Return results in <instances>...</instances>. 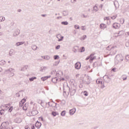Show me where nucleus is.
<instances>
[{
    "label": "nucleus",
    "mask_w": 129,
    "mask_h": 129,
    "mask_svg": "<svg viewBox=\"0 0 129 129\" xmlns=\"http://www.w3.org/2000/svg\"><path fill=\"white\" fill-rule=\"evenodd\" d=\"M106 49L108 51H110V52L109 54L107 56L105 55L104 57H107V56H109V55L113 56L114 55H115V54H116V52H117L116 46H113L112 45H109L106 48Z\"/></svg>",
    "instance_id": "f257e3e1"
},
{
    "label": "nucleus",
    "mask_w": 129,
    "mask_h": 129,
    "mask_svg": "<svg viewBox=\"0 0 129 129\" xmlns=\"http://www.w3.org/2000/svg\"><path fill=\"white\" fill-rule=\"evenodd\" d=\"M123 61V56L121 54H117L115 59V63L118 64L119 62Z\"/></svg>",
    "instance_id": "f03ea898"
},
{
    "label": "nucleus",
    "mask_w": 129,
    "mask_h": 129,
    "mask_svg": "<svg viewBox=\"0 0 129 129\" xmlns=\"http://www.w3.org/2000/svg\"><path fill=\"white\" fill-rule=\"evenodd\" d=\"M77 86V84L76 83V87H73L71 88V89H69V90L70 91L71 95L73 96L74 94H75V93L76 92V89H77V88L76 87Z\"/></svg>",
    "instance_id": "7ed1b4c3"
},
{
    "label": "nucleus",
    "mask_w": 129,
    "mask_h": 129,
    "mask_svg": "<svg viewBox=\"0 0 129 129\" xmlns=\"http://www.w3.org/2000/svg\"><path fill=\"white\" fill-rule=\"evenodd\" d=\"M39 113V112L37 110V107L33 106L31 111V114L33 116L37 115Z\"/></svg>",
    "instance_id": "20e7f679"
},
{
    "label": "nucleus",
    "mask_w": 129,
    "mask_h": 129,
    "mask_svg": "<svg viewBox=\"0 0 129 129\" xmlns=\"http://www.w3.org/2000/svg\"><path fill=\"white\" fill-rule=\"evenodd\" d=\"M103 79L104 80V81L106 83H109L110 81H111V78H110L107 75H105L103 77Z\"/></svg>",
    "instance_id": "39448f33"
},
{
    "label": "nucleus",
    "mask_w": 129,
    "mask_h": 129,
    "mask_svg": "<svg viewBox=\"0 0 129 129\" xmlns=\"http://www.w3.org/2000/svg\"><path fill=\"white\" fill-rule=\"evenodd\" d=\"M84 81L86 84H89L90 83V77H86L84 78Z\"/></svg>",
    "instance_id": "423d86ee"
},
{
    "label": "nucleus",
    "mask_w": 129,
    "mask_h": 129,
    "mask_svg": "<svg viewBox=\"0 0 129 129\" xmlns=\"http://www.w3.org/2000/svg\"><path fill=\"white\" fill-rule=\"evenodd\" d=\"M75 68H76L77 70H79L80 68H81V63L80 62H77L75 64Z\"/></svg>",
    "instance_id": "0eeeda50"
},
{
    "label": "nucleus",
    "mask_w": 129,
    "mask_h": 129,
    "mask_svg": "<svg viewBox=\"0 0 129 129\" xmlns=\"http://www.w3.org/2000/svg\"><path fill=\"white\" fill-rule=\"evenodd\" d=\"M96 59V56H94V53H92L90 54V58L89 59V61L90 63H92V61L93 60H95Z\"/></svg>",
    "instance_id": "6e6552de"
},
{
    "label": "nucleus",
    "mask_w": 129,
    "mask_h": 129,
    "mask_svg": "<svg viewBox=\"0 0 129 129\" xmlns=\"http://www.w3.org/2000/svg\"><path fill=\"white\" fill-rule=\"evenodd\" d=\"M56 37L57 39H58V42H61V41H63V39H64V36H62L60 34H57Z\"/></svg>",
    "instance_id": "1a4fd4ad"
},
{
    "label": "nucleus",
    "mask_w": 129,
    "mask_h": 129,
    "mask_svg": "<svg viewBox=\"0 0 129 129\" xmlns=\"http://www.w3.org/2000/svg\"><path fill=\"white\" fill-rule=\"evenodd\" d=\"M48 104L49 106H51V107H56L57 106V103L54 102H49L48 103Z\"/></svg>",
    "instance_id": "9d476101"
},
{
    "label": "nucleus",
    "mask_w": 129,
    "mask_h": 129,
    "mask_svg": "<svg viewBox=\"0 0 129 129\" xmlns=\"http://www.w3.org/2000/svg\"><path fill=\"white\" fill-rule=\"evenodd\" d=\"M20 33H21V31H20V30L18 29L16 30L13 33V37H17V36L20 35Z\"/></svg>",
    "instance_id": "9b49d317"
},
{
    "label": "nucleus",
    "mask_w": 129,
    "mask_h": 129,
    "mask_svg": "<svg viewBox=\"0 0 129 129\" xmlns=\"http://www.w3.org/2000/svg\"><path fill=\"white\" fill-rule=\"evenodd\" d=\"M114 5L116 10H117V9H118V8H119V4L118 3V2H117V1H116V0H115L114 2Z\"/></svg>",
    "instance_id": "f8f14e48"
},
{
    "label": "nucleus",
    "mask_w": 129,
    "mask_h": 129,
    "mask_svg": "<svg viewBox=\"0 0 129 129\" xmlns=\"http://www.w3.org/2000/svg\"><path fill=\"white\" fill-rule=\"evenodd\" d=\"M13 70H15L14 69L10 68L9 70H7L5 71L4 74H9L10 72H13Z\"/></svg>",
    "instance_id": "ddd939ff"
},
{
    "label": "nucleus",
    "mask_w": 129,
    "mask_h": 129,
    "mask_svg": "<svg viewBox=\"0 0 129 129\" xmlns=\"http://www.w3.org/2000/svg\"><path fill=\"white\" fill-rule=\"evenodd\" d=\"M63 75V73L61 71H59L56 73V76L58 77L60 79L61 78V76Z\"/></svg>",
    "instance_id": "4468645a"
},
{
    "label": "nucleus",
    "mask_w": 129,
    "mask_h": 129,
    "mask_svg": "<svg viewBox=\"0 0 129 129\" xmlns=\"http://www.w3.org/2000/svg\"><path fill=\"white\" fill-rule=\"evenodd\" d=\"M76 112V108H73L72 109L70 110V114L71 115H73Z\"/></svg>",
    "instance_id": "2eb2a0df"
},
{
    "label": "nucleus",
    "mask_w": 129,
    "mask_h": 129,
    "mask_svg": "<svg viewBox=\"0 0 129 129\" xmlns=\"http://www.w3.org/2000/svg\"><path fill=\"white\" fill-rule=\"evenodd\" d=\"M42 125V123L39 121H37L35 123V127L37 128H40L41 127V126Z\"/></svg>",
    "instance_id": "dca6fc26"
},
{
    "label": "nucleus",
    "mask_w": 129,
    "mask_h": 129,
    "mask_svg": "<svg viewBox=\"0 0 129 129\" xmlns=\"http://www.w3.org/2000/svg\"><path fill=\"white\" fill-rule=\"evenodd\" d=\"M98 7H97V5H95L93 8L92 11L94 12V13H96V12H98Z\"/></svg>",
    "instance_id": "f3484780"
},
{
    "label": "nucleus",
    "mask_w": 129,
    "mask_h": 129,
    "mask_svg": "<svg viewBox=\"0 0 129 129\" xmlns=\"http://www.w3.org/2000/svg\"><path fill=\"white\" fill-rule=\"evenodd\" d=\"M50 77H51V76H47L45 77H42L41 79L42 81H45V80H47L48 78H50Z\"/></svg>",
    "instance_id": "a211bd4d"
},
{
    "label": "nucleus",
    "mask_w": 129,
    "mask_h": 129,
    "mask_svg": "<svg viewBox=\"0 0 129 129\" xmlns=\"http://www.w3.org/2000/svg\"><path fill=\"white\" fill-rule=\"evenodd\" d=\"M15 122H17V123H20V122H22V119L20 118H16L14 120Z\"/></svg>",
    "instance_id": "6ab92c4d"
},
{
    "label": "nucleus",
    "mask_w": 129,
    "mask_h": 129,
    "mask_svg": "<svg viewBox=\"0 0 129 129\" xmlns=\"http://www.w3.org/2000/svg\"><path fill=\"white\" fill-rule=\"evenodd\" d=\"M106 28V25L104 24H101L100 25V29H102V30H104Z\"/></svg>",
    "instance_id": "aec40b11"
},
{
    "label": "nucleus",
    "mask_w": 129,
    "mask_h": 129,
    "mask_svg": "<svg viewBox=\"0 0 129 129\" xmlns=\"http://www.w3.org/2000/svg\"><path fill=\"white\" fill-rule=\"evenodd\" d=\"M25 102H26V99H22V100L20 102L19 106H20V107H22L23 106V105H21V104H24V103H25Z\"/></svg>",
    "instance_id": "412c9836"
},
{
    "label": "nucleus",
    "mask_w": 129,
    "mask_h": 129,
    "mask_svg": "<svg viewBox=\"0 0 129 129\" xmlns=\"http://www.w3.org/2000/svg\"><path fill=\"white\" fill-rule=\"evenodd\" d=\"M14 55H15V51H14V50L13 49L10 50V51H9V55L14 56Z\"/></svg>",
    "instance_id": "4be33fe9"
},
{
    "label": "nucleus",
    "mask_w": 129,
    "mask_h": 129,
    "mask_svg": "<svg viewBox=\"0 0 129 129\" xmlns=\"http://www.w3.org/2000/svg\"><path fill=\"white\" fill-rule=\"evenodd\" d=\"M124 34V31H120L119 32L117 33V37H118V36H122Z\"/></svg>",
    "instance_id": "5701e85b"
},
{
    "label": "nucleus",
    "mask_w": 129,
    "mask_h": 129,
    "mask_svg": "<svg viewBox=\"0 0 129 129\" xmlns=\"http://www.w3.org/2000/svg\"><path fill=\"white\" fill-rule=\"evenodd\" d=\"M47 69H48V68H47V67H41L40 71L43 72V71H45V70H47Z\"/></svg>",
    "instance_id": "b1692460"
},
{
    "label": "nucleus",
    "mask_w": 129,
    "mask_h": 129,
    "mask_svg": "<svg viewBox=\"0 0 129 129\" xmlns=\"http://www.w3.org/2000/svg\"><path fill=\"white\" fill-rule=\"evenodd\" d=\"M113 28H114V29H117L118 28H119L118 24L116 23H114L113 24Z\"/></svg>",
    "instance_id": "393cba45"
},
{
    "label": "nucleus",
    "mask_w": 129,
    "mask_h": 129,
    "mask_svg": "<svg viewBox=\"0 0 129 129\" xmlns=\"http://www.w3.org/2000/svg\"><path fill=\"white\" fill-rule=\"evenodd\" d=\"M27 68H28V66H23L22 68L21 71H25V70H27Z\"/></svg>",
    "instance_id": "a878e982"
},
{
    "label": "nucleus",
    "mask_w": 129,
    "mask_h": 129,
    "mask_svg": "<svg viewBox=\"0 0 129 129\" xmlns=\"http://www.w3.org/2000/svg\"><path fill=\"white\" fill-rule=\"evenodd\" d=\"M23 110H27L28 109V104H25L23 107Z\"/></svg>",
    "instance_id": "bb28decb"
},
{
    "label": "nucleus",
    "mask_w": 129,
    "mask_h": 129,
    "mask_svg": "<svg viewBox=\"0 0 129 129\" xmlns=\"http://www.w3.org/2000/svg\"><path fill=\"white\" fill-rule=\"evenodd\" d=\"M23 44H25V42H18L16 43V45L21 46V45H23Z\"/></svg>",
    "instance_id": "cd10ccee"
},
{
    "label": "nucleus",
    "mask_w": 129,
    "mask_h": 129,
    "mask_svg": "<svg viewBox=\"0 0 129 129\" xmlns=\"http://www.w3.org/2000/svg\"><path fill=\"white\" fill-rule=\"evenodd\" d=\"M61 25H64V26H67V25H68L69 24V23H68V22H67V21H63V22H61Z\"/></svg>",
    "instance_id": "c85d7f7f"
},
{
    "label": "nucleus",
    "mask_w": 129,
    "mask_h": 129,
    "mask_svg": "<svg viewBox=\"0 0 129 129\" xmlns=\"http://www.w3.org/2000/svg\"><path fill=\"white\" fill-rule=\"evenodd\" d=\"M35 79H37V77H33L32 78H29V81L32 82V81H34Z\"/></svg>",
    "instance_id": "c756f323"
},
{
    "label": "nucleus",
    "mask_w": 129,
    "mask_h": 129,
    "mask_svg": "<svg viewBox=\"0 0 129 129\" xmlns=\"http://www.w3.org/2000/svg\"><path fill=\"white\" fill-rule=\"evenodd\" d=\"M62 15H63V16H64V17H66L67 16H68V12H67V11H63L62 12Z\"/></svg>",
    "instance_id": "7c9ffc66"
},
{
    "label": "nucleus",
    "mask_w": 129,
    "mask_h": 129,
    "mask_svg": "<svg viewBox=\"0 0 129 129\" xmlns=\"http://www.w3.org/2000/svg\"><path fill=\"white\" fill-rule=\"evenodd\" d=\"M13 72H10V77H13V76H14L15 75V74H14V73L15 72V70H13Z\"/></svg>",
    "instance_id": "2f4dec72"
},
{
    "label": "nucleus",
    "mask_w": 129,
    "mask_h": 129,
    "mask_svg": "<svg viewBox=\"0 0 129 129\" xmlns=\"http://www.w3.org/2000/svg\"><path fill=\"white\" fill-rule=\"evenodd\" d=\"M58 79H57V78H54L52 79V82H53V83H56Z\"/></svg>",
    "instance_id": "473e14b6"
},
{
    "label": "nucleus",
    "mask_w": 129,
    "mask_h": 129,
    "mask_svg": "<svg viewBox=\"0 0 129 129\" xmlns=\"http://www.w3.org/2000/svg\"><path fill=\"white\" fill-rule=\"evenodd\" d=\"M53 58L54 60H58V59H60V56L58 55H56L53 56Z\"/></svg>",
    "instance_id": "72a5a7b5"
},
{
    "label": "nucleus",
    "mask_w": 129,
    "mask_h": 129,
    "mask_svg": "<svg viewBox=\"0 0 129 129\" xmlns=\"http://www.w3.org/2000/svg\"><path fill=\"white\" fill-rule=\"evenodd\" d=\"M66 103V101L64 100H62L60 102V104L61 105H62V106L65 105Z\"/></svg>",
    "instance_id": "f704fd0d"
},
{
    "label": "nucleus",
    "mask_w": 129,
    "mask_h": 129,
    "mask_svg": "<svg viewBox=\"0 0 129 129\" xmlns=\"http://www.w3.org/2000/svg\"><path fill=\"white\" fill-rule=\"evenodd\" d=\"M9 105L10 106V105H11V104L5 105L4 107L6 108V109L7 110V109H9V108H10V107H9Z\"/></svg>",
    "instance_id": "c9c22d12"
},
{
    "label": "nucleus",
    "mask_w": 129,
    "mask_h": 129,
    "mask_svg": "<svg viewBox=\"0 0 129 129\" xmlns=\"http://www.w3.org/2000/svg\"><path fill=\"white\" fill-rule=\"evenodd\" d=\"M61 116H65V114H66V111L63 110L61 112Z\"/></svg>",
    "instance_id": "e433bc0d"
},
{
    "label": "nucleus",
    "mask_w": 129,
    "mask_h": 129,
    "mask_svg": "<svg viewBox=\"0 0 129 129\" xmlns=\"http://www.w3.org/2000/svg\"><path fill=\"white\" fill-rule=\"evenodd\" d=\"M100 84L101 85V88H104V87H105V86H104V83L102 81H101Z\"/></svg>",
    "instance_id": "4c0bfd02"
},
{
    "label": "nucleus",
    "mask_w": 129,
    "mask_h": 129,
    "mask_svg": "<svg viewBox=\"0 0 129 129\" xmlns=\"http://www.w3.org/2000/svg\"><path fill=\"white\" fill-rule=\"evenodd\" d=\"M6 20V18L4 17L1 16L0 17V22H4Z\"/></svg>",
    "instance_id": "58836bf2"
},
{
    "label": "nucleus",
    "mask_w": 129,
    "mask_h": 129,
    "mask_svg": "<svg viewBox=\"0 0 129 129\" xmlns=\"http://www.w3.org/2000/svg\"><path fill=\"white\" fill-rule=\"evenodd\" d=\"M44 59L45 60H50L51 59V57H50L48 55H46L45 57H44Z\"/></svg>",
    "instance_id": "ea45409f"
},
{
    "label": "nucleus",
    "mask_w": 129,
    "mask_h": 129,
    "mask_svg": "<svg viewBox=\"0 0 129 129\" xmlns=\"http://www.w3.org/2000/svg\"><path fill=\"white\" fill-rule=\"evenodd\" d=\"M5 64H6V61H5L4 60H2L1 61H0V65H5Z\"/></svg>",
    "instance_id": "a19ab883"
},
{
    "label": "nucleus",
    "mask_w": 129,
    "mask_h": 129,
    "mask_svg": "<svg viewBox=\"0 0 129 129\" xmlns=\"http://www.w3.org/2000/svg\"><path fill=\"white\" fill-rule=\"evenodd\" d=\"M85 39H86V35H84L81 37L80 40H82V41H84Z\"/></svg>",
    "instance_id": "79ce46f5"
},
{
    "label": "nucleus",
    "mask_w": 129,
    "mask_h": 129,
    "mask_svg": "<svg viewBox=\"0 0 129 129\" xmlns=\"http://www.w3.org/2000/svg\"><path fill=\"white\" fill-rule=\"evenodd\" d=\"M121 77H125V78H123L122 79L123 80H126L127 79V76L126 75H123Z\"/></svg>",
    "instance_id": "37998d69"
},
{
    "label": "nucleus",
    "mask_w": 129,
    "mask_h": 129,
    "mask_svg": "<svg viewBox=\"0 0 129 129\" xmlns=\"http://www.w3.org/2000/svg\"><path fill=\"white\" fill-rule=\"evenodd\" d=\"M101 81H102V80L98 79L96 80V82L97 84H100V83L101 82Z\"/></svg>",
    "instance_id": "c03bdc74"
},
{
    "label": "nucleus",
    "mask_w": 129,
    "mask_h": 129,
    "mask_svg": "<svg viewBox=\"0 0 129 129\" xmlns=\"http://www.w3.org/2000/svg\"><path fill=\"white\" fill-rule=\"evenodd\" d=\"M37 48H38V47H37V46L36 45H33L32 46V50H34V51L36 50V49H37Z\"/></svg>",
    "instance_id": "a18cd8bd"
},
{
    "label": "nucleus",
    "mask_w": 129,
    "mask_h": 129,
    "mask_svg": "<svg viewBox=\"0 0 129 129\" xmlns=\"http://www.w3.org/2000/svg\"><path fill=\"white\" fill-rule=\"evenodd\" d=\"M5 113V110L4 109H2L0 110V114L1 115H3Z\"/></svg>",
    "instance_id": "49530a36"
},
{
    "label": "nucleus",
    "mask_w": 129,
    "mask_h": 129,
    "mask_svg": "<svg viewBox=\"0 0 129 129\" xmlns=\"http://www.w3.org/2000/svg\"><path fill=\"white\" fill-rule=\"evenodd\" d=\"M60 62V61H55L54 63H53V66L55 67V66H57L59 63Z\"/></svg>",
    "instance_id": "de8ad7c7"
},
{
    "label": "nucleus",
    "mask_w": 129,
    "mask_h": 129,
    "mask_svg": "<svg viewBox=\"0 0 129 129\" xmlns=\"http://www.w3.org/2000/svg\"><path fill=\"white\" fill-rule=\"evenodd\" d=\"M52 114L53 115V116H56L57 114H58V113L56 112H52Z\"/></svg>",
    "instance_id": "09e8293b"
},
{
    "label": "nucleus",
    "mask_w": 129,
    "mask_h": 129,
    "mask_svg": "<svg viewBox=\"0 0 129 129\" xmlns=\"http://www.w3.org/2000/svg\"><path fill=\"white\" fill-rule=\"evenodd\" d=\"M116 18H117V15H115L113 17H111V19H112V20H115Z\"/></svg>",
    "instance_id": "8fccbe9b"
},
{
    "label": "nucleus",
    "mask_w": 129,
    "mask_h": 129,
    "mask_svg": "<svg viewBox=\"0 0 129 129\" xmlns=\"http://www.w3.org/2000/svg\"><path fill=\"white\" fill-rule=\"evenodd\" d=\"M75 28H76L77 30H79L80 27L79 25H75L74 26Z\"/></svg>",
    "instance_id": "3c124183"
},
{
    "label": "nucleus",
    "mask_w": 129,
    "mask_h": 129,
    "mask_svg": "<svg viewBox=\"0 0 129 129\" xmlns=\"http://www.w3.org/2000/svg\"><path fill=\"white\" fill-rule=\"evenodd\" d=\"M39 103H40L41 106L44 107V102H43V101H40V103L39 102Z\"/></svg>",
    "instance_id": "603ef678"
},
{
    "label": "nucleus",
    "mask_w": 129,
    "mask_h": 129,
    "mask_svg": "<svg viewBox=\"0 0 129 129\" xmlns=\"http://www.w3.org/2000/svg\"><path fill=\"white\" fill-rule=\"evenodd\" d=\"M84 95H85V96H88V93H87V92H86V91H84Z\"/></svg>",
    "instance_id": "864d4df0"
},
{
    "label": "nucleus",
    "mask_w": 129,
    "mask_h": 129,
    "mask_svg": "<svg viewBox=\"0 0 129 129\" xmlns=\"http://www.w3.org/2000/svg\"><path fill=\"white\" fill-rule=\"evenodd\" d=\"M9 112H12V111H13V106H11L10 108H9Z\"/></svg>",
    "instance_id": "5fc2aeb1"
},
{
    "label": "nucleus",
    "mask_w": 129,
    "mask_h": 129,
    "mask_svg": "<svg viewBox=\"0 0 129 129\" xmlns=\"http://www.w3.org/2000/svg\"><path fill=\"white\" fill-rule=\"evenodd\" d=\"M84 51H85V48H84V47H82V48H81V52H84Z\"/></svg>",
    "instance_id": "6e6d98bb"
},
{
    "label": "nucleus",
    "mask_w": 129,
    "mask_h": 129,
    "mask_svg": "<svg viewBox=\"0 0 129 129\" xmlns=\"http://www.w3.org/2000/svg\"><path fill=\"white\" fill-rule=\"evenodd\" d=\"M104 21H106V20L108 21L109 20V17H104Z\"/></svg>",
    "instance_id": "4d7b16f0"
},
{
    "label": "nucleus",
    "mask_w": 129,
    "mask_h": 129,
    "mask_svg": "<svg viewBox=\"0 0 129 129\" xmlns=\"http://www.w3.org/2000/svg\"><path fill=\"white\" fill-rule=\"evenodd\" d=\"M60 45H58L56 47H55V49L56 50H59V49H60Z\"/></svg>",
    "instance_id": "13d9d810"
},
{
    "label": "nucleus",
    "mask_w": 129,
    "mask_h": 129,
    "mask_svg": "<svg viewBox=\"0 0 129 129\" xmlns=\"http://www.w3.org/2000/svg\"><path fill=\"white\" fill-rule=\"evenodd\" d=\"M125 59H126V60H127V61H128V60H129V55H127L125 56Z\"/></svg>",
    "instance_id": "bf43d9fd"
},
{
    "label": "nucleus",
    "mask_w": 129,
    "mask_h": 129,
    "mask_svg": "<svg viewBox=\"0 0 129 129\" xmlns=\"http://www.w3.org/2000/svg\"><path fill=\"white\" fill-rule=\"evenodd\" d=\"M76 1L77 0H71V3H72V4H74L75 3H76Z\"/></svg>",
    "instance_id": "052dcab7"
},
{
    "label": "nucleus",
    "mask_w": 129,
    "mask_h": 129,
    "mask_svg": "<svg viewBox=\"0 0 129 129\" xmlns=\"http://www.w3.org/2000/svg\"><path fill=\"white\" fill-rule=\"evenodd\" d=\"M41 17H43V18H46V17L47 16V15L46 14H42Z\"/></svg>",
    "instance_id": "680f3d73"
},
{
    "label": "nucleus",
    "mask_w": 129,
    "mask_h": 129,
    "mask_svg": "<svg viewBox=\"0 0 129 129\" xmlns=\"http://www.w3.org/2000/svg\"><path fill=\"white\" fill-rule=\"evenodd\" d=\"M99 8H100L101 9H102V8H103V5L101 4L99 6Z\"/></svg>",
    "instance_id": "e2e57ef3"
},
{
    "label": "nucleus",
    "mask_w": 129,
    "mask_h": 129,
    "mask_svg": "<svg viewBox=\"0 0 129 129\" xmlns=\"http://www.w3.org/2000/svg\"><path fill=\"white\" fill-rule=\"evenodd\" d=\"M89 59H90V55L89 56H88L86 58V60H89Z\"/></svg>",
    "instance_id": "0e129e2a"
},
{
    "label": "nucleus",
    "mask_w": 129,
    "mask_h": 129,
    "mask_svg": "<svg viewBox=\"0 0 129 129\" xmlns=\"http://www.w3.org/2000/svg\"><path fill=\"white\" fill-rule=\"evenodd\" d=\"M125 35L126 36H129V32H126L125 34Z\"/></svg>",
    "instance_id": "69168bd1"
},
{
    "label": "nucleus",
    "mask_w": 129,
    "mask_h": 129,
    "mask_svg": "<svg viewBox=\"0 0 129 129\" xmlns=\"http://www.w3.org/2000/svg\"><path fill=\"white\" fill-rule=\"evenodd\" d=\"M57 20H60V19H62V17L61 16L57 17Z\"/></svg>",
    "instance_id": "338daca9"
},
{
    "label": "nucleus",
    "mask_w": 129,
    "mask_h": 129,
    "mask_svg": "<svg viewBox=\"0 0 129 129\" xmlns=\"http://www.w3.org/2000/svg\"><path fill=\"white\" fill-rule=\"evenodd\" d=\"M31 128L32 129H35V125H33L31 126Z\"/></svg>",
    "instance_id": "774afa93"
}]
</instances>
